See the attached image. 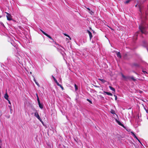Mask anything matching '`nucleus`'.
Returning a JSON list of instances; mask_svg holds the SVG:
<instances>
[{
    "label": "nucleus",
    "mask_w": 148,
    "mask_h": 148,
    "mask_svg": "<svg viewBox=\"0 0 148 148\" xmlns=\"http://www.w3.org/2000/svg\"><path fill=\"white\" fill-rule=\"evenodd\" d=\"M133 65L135 66L136 67H139V65L136 63H134L133 64Z\"/></svg>",
    "instance_id": "f3484780"
},
{
    "label": "nucleus",
    "mask_w": 148,
    "mask_h": 148,
    "mask_svg": "<svg viewBox=\"0 0 148 148\" xmlns=\"http://www.w3.org/2000/svg\"><path fill=\"white\" fill-rule=\"evenodd\" d=\"M74 86H75V90H77L78 89V87H77V85L76 84H75Z\"/></svg>",
    "instance_id": "393cba45"
},
{
    "label": "nucleus",
    "mask_w": 148,
    "mask_h": 148,
    "mask_svg": "<svg viewBox=\"0 0 148 148\" xmlns=\"http://www.w3.org/2000/svg\"><path fill=\"white\" fill-rule=\"evenodd\" d=\"M1 140L0 139V143H1Z\"/></svg>",
    "instance_id": "473e14b6"
},
{
    "label": "nucleus",
    "mask_w": 148,
    "mask_h": 148,
    "mask_svg": "<svg viewBox=\"0 0 148 148\" xmlns=\"http://www.w3.org/2000/svg\"><path fill=\"white\" fill-rule=\"evenodd\" d=\"M114 96L115 97V100H116L117 99V97L116 95H114Z\"/></svg>",
    "instance_id": "bb28decb"
},
{
    "label": "nucleus",
    "mask_w": 148,
    "mask_h": 148,
    "mask_svg": "<svg viewBox=\"0 0 148 148\" xmlns=\"http://www.w3.org/2000/svg\"><path fill=\"white\" fill-rule=\"evenodd\" d=\"M137 140H138V141L140 143V140L139 139H138H138H137Z\"/></svg>",
    "instance_id": "2f4dec72"
},
{
    "label": "nucleus",
    "mask_w": 148,
    "mask_h": 148,
    "mask_svg": "<svg viewBox=\"0 0 148 148\" xmlns=\"http://www.w3.org/2000/svg\"><path fill=\"white\" fill-rule=\"evenodd\" d=\"M131 133L132 134V135L134 137L136 138V139H138V138L135 135L134 132H131Z\"/></svg>",
    "instance_id": "f8f14e48"
},
{
    "label": "nucleus",
    "mask_w": 148,
    "mask_h": 148,
    "mask_svg": "<svg viewBox=\"0 0 148 148\" xmlns=\"http://www.w3.org/2000/svg\"><path fill=\"white\" fill-rule=\"evenodd\" d=\"M87 9L90 11V13L91 14H92V13H93V12H92V11H91L90 10V8H87Z\"/></svg>",
    "instance_id": "aec40b11"
},
{
    "label": "nucleus",
    "mask_w": 148,
    "mask_h": 148,
    "mask_svg": "<svg viewBox=\"0 0 148 148\" xmlns=\"http://www.w3.org/2000/svg\"><path fill=\"white\" fill-rule=\"evenodd\" d=\"M0 23L3 26H4V24L2 22H0Z\"/></svg>",
    "instance_id": "cd10ccee"
},
{
    "label": "nucleus",
    "mask_w": 148,
    "mask_h": 148,
    "mask_svg": "<svg viewBox=\"0 0 148 148\" xmlns=\"http://www.w3.org/2000/svg\"><path fill=\"white\" fill-rule=\"evenodd\" d=\"M36 96L37 97V101H38V99H39V97H38V95L37 93L36 94Z\"/></svg>",
    "instance_id": "c85d7f7f"
},
{
    "label": "nucleus",
    "mask_w": 148,
    "mask_h": 148,
    "mask_svg": "<svg viewBox=\"0 0 148 148\" xmlns=\"http://www.w3.org/2000/svg\"><path fill=\"white\" fill-rule=\"evenodd\" d=\"M98 79L100 81H101L103 83H104L106 82V81L105 80L103 79H101L99 78Z\"/></svg>",
    "instance_id": "4468645a"
},
{
    "label": "nucleus",
    "mask_w": 148,
    "mask_h": 148,
    "mask_svg": "<svg viewBox=\"0 0 148 148\" xmlns=\"http://www.w3.org/2000/svg\"><path fill=\"white\" fill-rule=\"evenodd\" d=\"M115 120L116 121L117 123L121 126L123 127L124 128H125V127L124 126V125L121 123V122H120L119 121H118L117 119H116Z\"/></svg>",
    "instance_id": "0eeeda50"
},
{
    "label": "nucleus",
    "mask_w": 148,
    "mask_h": 148,
    "mask_svg": "<svg viewBox=\"0 0 148 148\" xmlns=\"http://www.w3.org/2000/svg\"><path fill=\"white\" fill-rule=\"evenodd\" d=\"M6 14V17L8 20L11 21L12 20V16L8 12H5Z\"/></svg>",
    "instance_id": "7ed1b4c3"
},
{
    "label": "nucleus",
    "mask_w": 148,
    "mask_h": 148,
    "mask_svg": "<svg viewBox=\"0 0 148 148\" xmlns=\"http://www.w3.org/2000/svg\"><path fill=\"white\" fill-rule=\"evenodd\" d=\"M87 100L90 103H91V104H92V101H91V100H90L89 99H87Z\"/></svg>",
    "instance_id": "b1692460"
},
{
    "label": "nucleus",
    "mask_w": 148,
    "mask_h": 148,
    "mask_svg": "<svg viewBox=\"0 0 148 148\" xmlns=\"http://www.w3.org/2000/svg\"><path fill=\"white\" fill-rule=\"evenodd\" d=\"M145 110L146 112L147 113H148V109H146L145 108Z\"/></svg>",
    "instance_id": "c756f323"
},
{
    "label": "nucleus",
    "mask_w": 148,
    "mask_h": 148,
    "mask_svg": "<svg viewBox=\"0 0 148 148\" xmlns=\"http://www.w3.org/2000/svg\"><path fill=\"white\" fill-rule=\"evenodd\" d=\"M142 71L143 73H144L145 74H146V73H147L146 71H143V70Z\"/></svg>",
    "instance_id": "a878e982"
},
{
    "label": "nucleus",
    "mask_w": 148,
    "mask_h": 148,
    "mask_svg": "<svg viewBox=\"0 0 148 148\" xmlns=\"http://www.w3.org/2000/svg\"><path fill=\"white\" fill-rule=\"evenodd\" d=\"M9 96L7 93V92H6L5 94L4 97L7 100H8V98Z\"/></svg>",
    "instance_id": "1a4fd4ad"
},
{
    "label": "nucleus",
    "mask_w": 148,
    "mask_h": 148,
    "mask_svg": "<svg viewBox=\"0 0 148 148\" xmlns=\"http://www.w3.org/2000/svg\"><path fill=\"white\" fill-rule=\"evenodd\" d=\"M121 75L122 77L125 80H130L131 77L128 76H125L122 73H121Z\"/></svg>",
    "instance_id": "39448f33"
},
{
    "label": "nucleus",
    "mask_w": 148,
    "mask_h": 148,
    "mask_svg": "<svg viewBox=\"0 0 148 148\" xmlns=\"http://www.w3.org/2000/svg\"><path fill=\"white\" fill-rule=\"evenodd\" d=\"M131 0H127L124 3L125 4H127L129 3L131 1Z\"/></svg>",
    "instance_id": "412c9836"
},
{
    "label": "nucleus",
    "mask_w": 148,
    "mask_h": 148,
    "mask_svg": "<svg viewBox=\"0 0 148 148\" xmlns=\"http://www.w3.org/2000/svg\"><path fill=\"white\" fill-rule=\"evenodd\" d=\"M109 88L111 90H112V91H113L114 92H115V89L114 88L112 87L111 86H109Z\"/></svg>",
    "instance_id": "2eb2a0df"
},
{
    "label": "nucleus",
    "mask_w": 148,
    "mask_h": 148,
    "mask_svg": "<svg viewBox=\"0 0 148 148\" xmlns=\"http://www.w3.org/2000/svg\"><path fill=\"white\" fill-rule=\"evenodd\" d=\"M1 17V16H0V18Z\"/></svg>",
    "instance_id": "f704fd0d"
},
{
    "label": "nucleus",
    "mask_w": 148,
    "mask_h": 148,
    "mask_svg": "<svg viewBox=\"0 0 148 148\" xmlns=\"http://www.w3.org/2000/svg\"><path fill=\"white\" fill-rule=\"evenodd\" d=\"M8 103L10 104H11V103H10V101L8 99Z\"/></svg>",
    "instance_id": "7c9ffc66"
},
{
    "label": "nucleus",
    "mask_w": 148,
    "mask_h": 148,
    "mask_svg": "<svg viewBox=\"0 0 148 148\" xmlns=\"http://www.w3.org/2000/svg\"><path fill=\"white\" fill-rule=\"evenodd\" d=\"M34 116L38 119L42 123H43V122L41 118H40L39 114L37 112H35L34 114Z\"/></svg>",
    "instance_id": "20e7f679"
},
{
    "label": "nucleus",
    "mask_w": 148,
    "mask_h": 148,
    "mask_svg": "<svg viewBox=\"0 0 148 148\" xmlns=\"http://www.w3.org/2000/svg\"><path fill=\"white\" fill-rule=\"evenodd\" d=\"M139 28L142 33L146 34L145 28L143 24H141L139 25Z\"/></svg>",
    "instance_id": "f257e3e1"
},
{
    "label": "nucleus",
    "mask_w": 148,
    "mask_h": 148,
    "mask_svg": "<svg viewBox=\"0 0 148 148\" xmlns=\"http://www.w3.org/2000/svg\"><path fill=\"white\" fill-rule=\"evenodd\" d=\"M130 79H132V80H133V81H135L136 80V79H135L134 77L133 76H132V77H131V78H130Z\"/></svg>",
    "instance_id": "6ab92c4d"
},
{
    "label": "nucleus",
    "mask_w": 148,
    "mask_h": 148,
    "mask_svg": "<svg viewBox=\"0 0 148 148\" xmlns=\"http://www.w3.org/2000/svg\"><path fill=\"white\" fill-rule=\"evenodd\" d=\"M54 80V81H55V82L57 84H58L59 83L58 82L55 78L53 76H52Z\"/></svg>",
    "instance_id": "ddd939ff"
},
{
    "label": "nucleus",
    "mask_w": 148,
    "mask_h": 148,
    "mask_svg": "<svg viewBox=\"0 0 148 148\" xmlns=\"http://www.w3.org/2000/svg\"><path fill=\"white\" fill-rule=\"evenodd\" d=\"M40 31L46 36L48 38H49L51 40H53V41H54V40L53 38H52L48 34H47L44 31H43V30H42V29H40Z\"/></svg>",
    "instance_id": "f03ea898"
},
{
    "label": "nucleus",
    "mask_w": 148,
    "mask_h": 148,
    "mask_svg": "<svg viewBox=\"0 0 148 148\" xmlns=\"http://www.w3.org/2000/svg\"><path fill=\"white\" fill-rule=\"evenodd\" d=\"M111 113L113 114H115V112L114 110H111L110 111Z\"/></svg>",
    "instance_id": "a211bd4d"
},
{
    "label": "nucleus",
    "mask_w": 148,
    "mask_h": 148,
    "mask_svg": "<svg viewBox=\"0 0 148 148\" xmlns=\"http://www.w3.org/2000/svg\"><path fill=\"white\" fill-rule=\"evenodd\" d=\"M116 55L117 56V57L120 58H121V53L120 52H118L116 53Z\"/></svg>",
    "instance_id": "9d476101"
},
{
    "label": "nucleus",
    "mask_w": 148,
    "mask_h": 148,
    "mask_svg": "<svg viewBox=\"0 0 148 148\" xmlns=\"http://www.w3.org/2000/svg\"><path fill=\"white\" fill-rule=\"evenodd\" d=\"M104 92L106 93V94H107L108 95L112 96L113 95L110 92L104 91Z\"/></svg>",
    "instance_id": "9b49d317"
},
{
    "label": "nucleus",
    "mask_w": 148,
    "mask_h": 148,
    "mask_svg": "<svg viewBox=\"0 0 148 148\" xmlns=\"http://www.w3.org/2000/svg\"><path fill=\"white\" fill-rule=\"evenodd\" d=\"M64 35L65 36H67V37H68L69 38L70 40H71V38L69 36V35H68L67 34H64Z\"/></svg>",
    "instance_id": "4be33fe9"
},
{
    "label": "nucleus",
    "mask_w": 148,
    "mask_h": 148,
    "mask_svg": "<svg viewBox=\"0 0 148 148\" xmlns=\"http://www.w3.org/2000/svg\"><path fill=\"white\" fill-rule=\"evenodd\" d=\"M34 81H35V83L38 86H40V85L37 82H36V80L35 79H34Z\"/></svg>",
    "instance_id": "5701e85b"
},
{
    "label": "nucleus",
    "mask_w": 148,
    "mask_h": 148,
    "mask_svg": "<svg viewBox=\"0 0 148 148\" xmlns=\"http://www.w3.org/2000/svg\"><path fill=\"white\" fill-rule=\"evenodd\" d=\"M87 32L88 33V34H89V37H90V40L92 38V33L88 30H87Z\"/></svg>",
    "instance_id": "6e6552de"
},
{
    "label": "nucleus",
    "mask_w": 148,
    "mask_h": 148,
    "mask_svg": "<svg viewBox=\"0 0 148 148\" xmlns=\"http://www.w3.org/2000/svg\"><path fill=\"white\" fill-rule=\"evenodd\" d=\"M38 105H39V107L41 109L43 108V105L40 103L39 99H38Z\"/></svg>",
    "instance_id": "423d86ee"
},
{
    "label": "nucleus",
    "mask_w": 148,
    "mask_h": 148,
    "mask_svg": "<svg viewBox=\"0 0 148 148\" xmlns=\"http://www.w3.org/2000/svg\"><path fill=\"white\" fill-rule=\"evenodd\" d=\"M57 85L60 86L62 90H63L64 89L63 87L59 83Z\"/></svg>",
    "instance_id": "dca6fc26"
},
{
    "label": "nucleus",
    "mask_w": 148,
    "mask_h": 148,
    "mask_svg": "<svg viewBox=\"0 0 148 148\" xmlns=\"http://www.w3.org/2000/svg\"><path fill=\"white\" fill-rule=\"evenodd\" d=\"M0 148H1V147L0 145Z\"/></svg>",
    "instance_id": "72a5a7b5"
}]
</instances>
